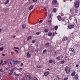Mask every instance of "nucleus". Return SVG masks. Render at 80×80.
<instances>
[{"mask_svg":"<svg viewBox=\"0 0 80 80\" xmlns=\"http://www.w3.org/2000/svg\"><path fill=\"white\" fill-rule=\"evenodd\" d=\"M70 70H71V68L68 66H66L65 68V70L66 71V73H69L70 72Z\"/></svg>","mask_w":80,"mask_h":80,"instance_id":"f257e3e1","label":"nucleus"},{"mask_svg":"<svg viewBox=\"0 0 80 80\" xmlns=\"http://www.w3.org/2000/svg\"><path fill=\"white\" fill-rule=\"evenodd\" d=\"M79 2L76 1L75 3V8L76 9H78V7H79Z\"/></svg>","mask_w":80,"mask_h":80,"instance_id":"f03ea898","label":"nucleus"},{"mask_svg":"<svg viewBox=\"0 0 80 80\" xmlns=\"http://www.w3.org/2000/svg\"><path fill=\"white\" fill-rule=\"evenodd\" d=\"M68 27L69 29H72V28H73L75 27V26L74 25H69L68 26Z\"/></svg>","mask_w":80,"mask_h":80,"instance_id":"7ed1b4c3","label":"nucleus"},{"mask_svg":"<svg viewBox=\"0 0 80 80\" xmlns=\"http://www.w3.org/2000/svg\"><path fill=\"white\" fill-rule=\"evenodd\" d=\"M52 3L53 5H55L57 3V0H53L52 1Z\"/></svg>","mask_w":80,"mask_h":80,"instance_id":"20e7f679","label":"nucleus"},{"mask_svg":"<svg viewBox=\"0 0 80 80\" xmlns=\"http://www.w3.org/2000/svg\"><path fill=\"white\" fill-rule=\"evenodd\" d=\"M15 69V68H13L12 70H11L10 71V72L9 73V75H11L13 73V71H14V70Z\"/></svg>","mask_w":80,"mask_h":80,"instance_id":"39448f33","label":"nucleus"},{"mask_svg":"<svg viewBox=\"0 0 80 80\" xmlns=\"http://www.w3.org/2000/svg\"><path fill=\"white\" fill-rule=\"evenodd\" d=\"M68 38L66 36L63 37L62 38L63 42H65L66 40H67L68 39Z\"/></svg>","mask_w":80,"mask_h":80,"instance_id":"423d86ee","label":"nucleus"},{"mask_svg":"<svg viewBox=\"0 0 80 80\" xmlns=\"http://www.w3.org/2000/svg\"><path fill=\"white\" fill-rule=\"evenodd\" d=\"M69 50L73 52V53H75V51L74 50V49L72 48H70Z\"/></svg>","mask_w":80,"mask_h":80,"instance_id":"0eeeda50","label":"nucleus"},{"mask_svg":"<svg viewBox=\"0 0 80 80\" xmlns=\"http://www.w3.org/2000/svg\"><path fill=\"white\" fill-rule=\"evenodd\" d=\"M49 73H50V72H49L47 71L46 72H44V74L45 76H47V75H49Z\"/></svg>","mask_w":80,"mask_h":80,"instance_id":"6e6552de","label":"nucleus"},{"mask_svg":"<svg viewBox=\"0 0 80 80\" xmlns=\"http://www.w3.org/2000/svg\"><path fill=\"white\" fill-rule=\"evenodd\" d=\"M75 73H76L75 71H73L71 74V75L72 76V77H73V76L75 75Z\"/></svg>","mask_w":80,"mask_h":80,"instance_id":"1a4fd4ad","label":"nucleus"},{"mask_svg":"<svg viewBox=\"0 0 80 80\" xmlns=\"http://www.w3.org/2000/svg\"><path fill=\"white\" fill-rule=\"evenodd\" d=\"M74 78L76 79V80H78V74H76L75 76H74Z\"/></svg>","mask_w":80,"mask_h":80,"instance_id":"9d476101","label":"nucleus"},{"mask_svg":"<svg viewBox=\"0 0 80 80\" xmlns=\"http://www.w3.org/2000/svg\"><path fill=\"white\" fill-rule=\"evenodd\" d=\"M8 66L9 67H12V63L11 62H9Z\"/></svg>","mask_w":80,"mask_h":80,"instance_id":"9b49d317","label":"nucleus"},{"mask_svg":"<svg viewBox=\"0 0 80 80\" xmlns=\"http://www.w3.org/2000/svg\"><path fill=\"white\" fill-rule=\"evenodd\" d=\"M49 45H50V43H49V42H47L45 44V46L46 47H48Z\"/></svg>","mask_w":80,"mask_h":80,"instance_id":"f8f14e48","label":"nucleus"},{"mask_svg":"<svg viewBox=\"0 0 80 80\" xmlns=\"http://www.w3.org/2000/svg\"><path fill=\"white\" fill-rule=\"evenodd\" d=\"M58 19L59 21H61L62 20V18L61 17V16H58Z\"/></svg>","mask_w":80,"mask_h":80,"instance_id":"ddd939ff","label":"nucleus"},{"mask_svg":"<svg viewBox=\"0 0 80 80\" xmlns=\"http://www.w3.org/2000/svg\"><path fill=\"white\" fill-rule=\"evenodd\" d=\"M56 60H60V56H58L56 58Z\"/></svg>","mask_w":80,"mask_h":80,"instance_id":"4468645a","label":"nucleus"},{"mask_svg":"<svg viewBox=\"0 0 80 80\" xmlns=\"http://www.w3.org/2000/svg\"><path fill=\"white\" fill-rule=\"evenodd\" d=\"M33 6L32 5L30 6L29 8V10H31L33 8Z\"/></svg>","mask_w":80,"mask_h":80,"instance_id":"2eb2a0df","label":"nucleus"},{"mask_svg":"<svg viewBox=\"0 0 80 80\" xmlns=\"http://www.w3.org/2000/svg\"><path fill=\"white\" fill-rule=\"evenodd\" d=\"M14 75L15 76V77H18L19 75H20V74H16V72H14Z\"/></svg>","mask_w":80,"mask_h":80,"instance_id":"dca6fc26","label":"nucleus"},{"mask_svg":"<svg viewBox=\"0 0 80 80\" xmlns=\"http://www.w3.org/2000/svg\"><path fill=\"white\" fill-rule=\"evenodd\" d=\"M51 35H52V33L51 32H49L48 34V36L51 37Z\"/></svg>","mask_w":80,"mask_h":80,"instance_id":"f3484780","label":"nucleus"},{"mask_svg":"<svg viewBox=\"0 0 80 80\" xmlns=\"http://www.w3.org/2000/svg\"><path fill=\"white\" fill-rule=\"evenodd\" d=\"M22 27L23 29H24L26 27V25H25V24H23L22 25Z\"/></svg>","mask_w":80,"mask_h":80,"instance_id":"a211bd4d","label":"nucleus"},{"mask_svg":"<svg viewBox=\"0 0 80 80\" xmlns=\"http://www.w3.org/2000/svg\"><path fill=\"white\" fill-rule=\"evenodd\" d=\"M27 56L28 58H30V53H29V52H27Z\"/></svg>","mask_w":80,"mask_h":80,"instance_id":"6ab92c4d","label":"nucleus"},{"mask_svg":"<svg viewBox=\"0 0 80 80\" xmlns=\"http://www.w3.org/2000/svg\"><path fill=\"white\" fill-rule=\"evenodd\" d=\"M9 2H10V0H7L5 2V5H7V3H8Z\"/></svg>","mask_w":80,"mask_h":80,"instance_id":"aec40b11","label":"nucleus"},{"mask_svg":"<svg viewBox=\"0 0 80 80\" xmlns=\"http://www.w3.org/2000/svg\"><path fill=\"white\" fill-rule=\"evenodd\" d=\"M53 11L54 13H55V12H57V9H56V8H54L53 9Z\"/></svg>","mask_w":80,"mask_h":80,"instance_id":"412c9836","label":"nucleus"},{"mask_svg":"<svg viewBox=\"0 0 80 80\" xmlns=\"http://www.w3.org/2000/svg\"><path fill=\"white\" fill-rule=\"evenodd\" d=\"M31 38H32V36H29L27 40L28 41V40H30V39Z\"/></svg>","mask_w":80,"mask_h":80,"instance_id":"4be33fe9","label":"nucleus"},{"mask_svg":"<svg viewBox=\"0 0 80 80\" xmlns=\"http://www.w3.org/2000/svg\"><path fill=\"white\" fill-rule=\"evenodd\" d=\"M44 32H48V29H44Z\"/></svg>","mask_w":80,"mask_h":80,"instance_id":"5701e85b","label":"nucleus"},{"mask_svg":"<svg viewBox=\"0 0 80 80\" xmlns=\"http://www.w3.org/2000/svg\"><path fill=\"white\" fill-rule=\"evenodd\" d=\"M58 29V26L57 25L55 27V30H57Z\"/></svg>","mask_w":80,"mask_h":80,"instance_id":"b1692460","label":"nucleus"},{"mask_svg":"<svg viewBox=\"0 0 80 80\" xmlns=\"http://www.w3.org/2000/svg\"><path fill=\"white\" fill-rule=\"evenodd\" d=\"M49 62L50 63H53V60H50L49 61Z\"/></svg>","mask_w":80,"mask_h":80,"instance_id":"393cba45","label":"nucleus"},{"mask_svg":"<svg viewBox=\"0 0 80 80\" xmlns=\"http://www.w3.org/2000/svg\"><path fill=\"white\" fill-rule=\"evenodd\" d=\"M35 42H37V40H33L32 41V43H35Z\"/></svg>","mask_w":80,"mask_h":80,"instance_id":"a878e982","label":"nucleus"},{"mask_svg":"<svg viewBox=\"0 0 80 80\" xmlns=\"http://www.w3.org/2000/svg\"><path fill=\"white\" fill-rule=\"evenodd\" d=\"M61 63H62V64H63V63H65V60L62 61L61 62Z\"/></svg>","mask_w":80,"mask_h":80,"instance_id":"bb28decb","label":"nucleus"},{"mask_svg":"<svg viewBox=\"0 0 80 80\" xmlns=\"http://www.w3.org/2000/svg\"><path fill=\"white\" fill-rule=\"evenodd\" d=\"M27 76L28 78H29L30 79H31V78H32V77H31V76L29 75H27Z\"/></svg>","mask_w":80,"mask_h":80,"instance_id":"cd10ccee","label":"nucleus"},{"mask_svg":"<svg viewBox=\"0 0 80 80\" xmlns=\"http://www.w3.org/2000/svg\"><path fill=\"white\" fill-rule=\"evenodd\" d=\"M75 13H78V9H75L74 11Z\"/></svg>","mask_w":80,"mask_h":80,"instance_id":"c85d7f7f","label":"nucleus"},{"mask_svg":"<svg viewBox=\"0 0 80 80\" xmlns=\"http://www.w3.org/2000/svg\"><path fill=\"white\" fill-rule=\"evenodd\" d=\"M48 22L50 23V25H51V23H52V20H49L48 21Z\"/></svg>","mask_w":80,"mask_h":80,"instance_id":"c756f323","label":"nucleus"},{"mask_svg":"<svg viewBox=\"0 0 80 80\" xmlns=\"http://www.w3.org/2000/svg\"><path fill=\"white\" fill-rule=\"evenodd\" d=\"M18 63V61H15L14 62V64H17V63Z\"/></svg>","mask_w":80,"mask_h":80,"instance_id":"7c9ffc66","label":"nucleus"},{"mask_svg":"<svg viewBox=\"0 0 80 80\" xmlns=\"http://www.w3.org/2000/svg\"><path fill=\"white\" fill-rule=\"evenodd\" d=\"M42 68V67L40 66H38L37 67V68Z\"/></svg>","mask_w":80,"mask_h":80,"instance_id":"2f4dec72","label":"nucleus"},{"mask_svg":"<svg viewBox=\"0 0 80 80\" xmlns=\"http://www.w3.org/2000/svg\"><path fill=\"white\" fill-rule=\"evenodd\" d=\"M46 52H47V50L45 49L43 51V53H46Z\"/></svg>","mask_w":80,"mask_h":80,"instance_id":"473e14b6","label":"nucleus"},{"mask_svg":"<svg viewBox=\"0 0 80 80\" xmlns=\"http://www.w3.org/2000/svg\"><path fill=\"white\" fill-rule=\"evenodd\" d=\"M33 80H38L37 78L36 77H34Z\"/></svg>","mask_w":80,"mask_h":80,"instance_id":"72a5a7b5","label":"nucleus"},{"mask_svg":"<svg viewBox=\"0 0 80 80\" xmlns=\"http://www.w3.org/2000/svg\"><path fill=\"white\" fill-rule=\"evenodd\" d=\"M3 50V47H1L0 48V51H2Z\"/></svg>","mask_w":80,"mask_h":80,"instance_id":"f704fd0d","label":"nucleus"},{"mask_svg":"<svg viewBox=\"0 0 80 80\" xmlns=\"http://www.w3.org/2000/svg\"><path fill=\"white\" fill-rule=\"evenodd\" d=\"M57 78L58 79V80H60L61 79L60 78V76H57Z\"/></svg>","mask_w":80,"mask_h":80,"instance_id":"c9c22d12","label":"nucleus"},{"mask_svg":"<svg viewBox=\"0 0 80 80\" xmlns=\"http://www.w3.org/2000/svg\"><path fill=\"white\" fill-rule=\"evenodd\" d=\"M36 34H37V35H40V32H36Z\"/></svg>","mask_w":80,"mask_h":80,"instance_id":"e433bc0d","label":"nucleus"},{"mask_svg":"<svg viewBox=\"0 0 80 80\" xmlns=\"http://www.w3.org/2000/svg\"><path fill=\"white\" fill-rule=\"evenodd\" d=\"M21 67H23V63L21 62V65H20Z\"/></svg>","mask_w":80,"mask_h":80,"instance_id":"4c0bfd02","label":"nucleus"},{"mask_svg":"<svg viewBox=\"0 0 80 80\" xmlns=\"http://www.w3.org/2000/svg\"><path fill=\"white\" fill-rule=\"evenodd\" d=\"M14 48H15V49H18V50H19V48H18V47H14Z\"/></svg>","mask_w":80,"mask_h":80,"instance_id":"58836bf2","label":"nucleus"},{"mask_svg":"<svg viewBox=\"0 0 80 80\" xmlns=\"http://www.w3.org/2000/svg\"><path fill=\"white\" fill-rule=\"evenodd\" d=\"M68 79V78L66 77V78H64V80H67Z\"/></svg>","mask_w":80,"mask_h":80,"instance_id":"ea45409f","label":"nucleus"},{"mask_svg":"<svg viewBox=\"0 0 80 80\" xmlns=\"http://www.w3.org/2000/svg\"><path fill=\"white\" fill-rule=\"evenodd\" d=\"M56 54H57V52H55L53 53V55H56Z\"/></svg>","mask_w":80,"mask_h":80,"instance_id":"a19ab883","label":"nucleus"},{"mask_svg":"<svg viewBox=\"0 0 80 80\" xmlns=\"http://www.w3.org/2000/svg\"><path fill=\"white\" fill-rule=\"evenodd\" d=\"M32 1L34 2H37V0H32Z\"/></svg>","mask_w":80,"mask_h":80,"instance_id":"79ce46f5","label":"nucleus"},{"mask_svg":"<svg viewBox=\"0 0 80 80\" xmlns=\"http://www.w3.org/2000/svg\"><path fill=\"white\" fill-rule=\"evenodd\" d=\"M15 52H16V53H18V51L16 49H15L14 50Z\"/></svg>","mask_w":80,"mask_h":80,"instance_id":"37998d69","label":"nucleus"},{"mask_svg":"<svg viewBox=\"0 0 80 80\" xmlns=\"http://www.w3.org/2000/svg\"><path fill=\"white\" fill-rule=\"evenodd\" d=\"M49 18H50L51 17H52V14H50L49 15Z\"/></svg>","mask_w":80,"mask_h":80,"instance_id":"c03bdc74","label":"nucleus"},{"mask_svg":"<svg viewBox=\"0 0 80 80\" xmlns=\"http://www.w3.org/2000/svg\"><path fill=\"white\" fill-rule=\"evenodd\" d=\"M44 10H45V12H47V8L45 7L44 8Z\"/></svg>","mask_w":80,"mask_h":80,"instance_id":"a18cd8bd","label":"nucleus"},{"mask_svg":"<svg viewBox=\"0 0 80 80\" xmlns=\"http://www.w3.org/2000/svg\"><path fill=\"white\" fill-rule=\"evenodd\" d=\"M53 64H55V63H56L55 61L54 60L53 61Z\"/></svg>","mask_w":80,"mask_h":80,"instance_id":"49530a36","label":"nucleus"},{"mask_svg":"<svg viewBox=\"0 0 80 80\" xmlns=\"http://www.w3.org/2000/svg\"><path fill=\"white\" fill-rule=\"evenodd\" d=\"M46 17L47 16V12H46L45 13Z\"/></svg>","mask_w":80,"mask_h":80,"instance_id":"de8ad7c7","label":"nucleus"},{"mask_svg":"<svg viewBox=\"0 0 80 80\" xmlns=\"http://www.w3.org/2000/svg\"><path fill=\"white\" fill-rule=\"evenodd\" d=\"M1 72H3V70L2 69H1L0 70Z\"/></svg>","mask_w":80,"mask_h":80,"instance_id":"09e8293b","label":"nucleus"},{"mask_svg":"<svg viewBox=\"0 0 80 80\" xmlns=\"http://www.w3.org/2000/svg\"><path fill=\"white\" fill-rule=\"evenodd\" d=\"M42 22V20H40L39 21V23H40L41 22Z\"/></svg>","mask_w":80,"mask_h":80,"instance_id":"8fccbe9b","label":"nucleus"},{"mask_svg":"<svg viewBox=\"0 0 80 80\" xmlns=\"http://www.w3.org/2000/svg\"><path fill=\"white\" fill-rule=\"evenodd\" d=\"M15 36H13L12 37V38H15Z\"/></svg>","mask_w":80,"mask_h":80,"instance_id":"3c124183","label":"nucleus"},{"mask_svg":"<svg viewBox=\"0 0 80 80\" xmlns=\"http://www.w3.org/2000/svg\"><path fill=\"white\" fill-rule=\"evenodd\" d=\"M61 16H62V17L63 16V14L62 13L61 14Z\"/></svg>","mask_w":80,"mask_h":80,"instance_id":"603ef678","label":"nucleus"},{"mask_svg":"<svg viewBox=\"0 0 80 80\" xmlns=\"http://www.w3.org/2000/svg\"><path fill=\"white\" fill-rule=\"evenodd\" d=\"M70 11L71 13H72V10L71 9H70Z\"/></svg>","mask_w":80,"mask_h":80,"instance_id":"864d4df0","label":"nucleus"},{"mask_svg":"<svg viewBox=\"0 0 80 80\" xmlns=\"http://www.w3.org/2000/svg\"><path fill=\"white\" fill-rule=\"evenodd\" d=\"M76 66V67H78L79 65L78 64H77Z\"/></svg>","mask_w":80,"mask_h":80,"instance_id":"5fc2aeb1","label":"nucleus"},{"mask_svg":"<svg viewBox=\"0 0 80 80\" xmlns=\"http://www.w3.org/2000/svg\"><path fill=\"white\" fill-rule=\"evenodd\" d=\"M53 37H54L55 36V34L54 33V32H53V34H52Z\"/></svg>","mask_w":80,"mask_h":80,"instance_id":"6e6d98bb","label":"nucleus"},{"mask_svg":"<svg viewBox=\"0 0 80 80\" xmlns=\"http://www.w3.org/2000/svg\"><path fill=\"white\" fill-rule=\"evenodd\" d=\"M1 63H3V60H1Z\"/></svg>","mask_w":80,"mask_h":80,"instance_id":"4d7b16f0","label":"nucleus"},{"mask_svg":"<svg viewBox=\"0 0 80 80\" xmlns=\"http://www.w3.org/2000/svg\"><path fill=\"white\" fill-rule=\"evenodd\" d=\"M33 49H32L31 50L32 52H33Z\"/></svg>","mask_w":80,"mask_h":80,"instance_id":"13d9d810","label":"nucleus"},{"mask_svg":"<svg viewBox=\"0 0 80 80\" xmlns=\"http://www.w3.org/2000/svg\"><path fill=\"white\" fill-rule=\"evenodd\" d=\"M2 56H5V54H2Z\"/></svg>","mask_w":80,"mask_h":80,"instance_id":"bf43d9fd","label":"nucleus"},{"mask_svg":"<svg viewBox=\"0 0 80 80\" xmlns=\"http://www.w3.org/2000/svg\"><path fill=\"white\" fill-rule=\"evenodd\" d=\"M54 80H57V78H55L54 79Z\"/></svg>","mask_w":80,"mask_h":80,"instance_id":"052dcab7","label":"nucleus"},{"mask_svg":"<svg viewBox=\"0 0 80 80\" xmlns=\"http://www.w3.org/2000/svg\"><path fill=\"white\" fill-rule=\"evenodd\" d=\"M31 15V13H30V14L29 15V16H28V18H29V17H30V16Z\"/></svg>","mask_w":80,"mask_h":80,"instance_id":"680f3d73","label":"nucleus"},{"mask_svg":"<svg viewBox=\"0 0 80 80\" xmlns=\"http://www.w3.org/2000/svg\"><path fill=\"white\" fill-rule=\"evenodd\" d=\"M4 62H5V64L6 65V61H4Z\"/></svg>","mask_w":80,"mask_h":80,"instance_id":"e2e57ef3","label":"nucleus"},{"mask_svg":"<svg viewBox=\"0 0 80 80\" xmlns=\"http://www.w3.org/2000/svg\"><path fill=\"white\" fill-rule=\"evenodd\" d=\"M2 29H0V33L1 32V31H2Z\"/></svg>","mask_w":80,"mask_h":80,"instance_id":"0e129e2a","label":"nucleus"},{"mask_svg":"<svg viewBox=\"0 0 80 80\" xmlns=\"http://www.w3.org/2000/svg\"><path fill=\"white\" fill-rule=\"evenodd\" d=\"M19 31L18 30V31H16V32H17V33H18V32H19Z\"/></svg>","mask_w":80,"mask_h":80,"instance_id":"69168bd1","label":"nucleus"},{"mask_svg":"<svg viewBox=\"0 0 80 80\" xmlns=\"http://www.w3.org/2000/svg\"><path fill=\"white\" fill-rule=\"evenodd\" d=\"M19 70H22V68H20Z\"/></svg>","mask_w":80,"mask_h":80,"instance_id":"338daca9","label":"nucleus"},{"mask_svg":"<svg viewBox=\"0 0 80 80\" xmlns=\"http://www.w3.org/2000/svg\"><path fill=\"white\" fill-rule=\"evenodd\" d=\"M48 70H50V69H49V68H48Z\"/></svg>","mask_w":80,"mask_h":80,"instance_id":"774afa93","label":"nucleus"}]
</instances>
